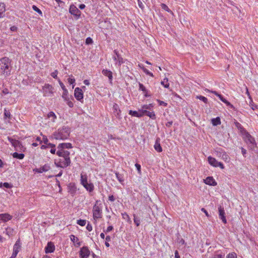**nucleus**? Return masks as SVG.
I'll use <instances>...</instances> for the list:
<instances>
[{
	"instance_id": "nucleus-1",
	"label": "nucleus",
	"mask_w": 258,
	"mask_h": 258,
	"mask_svg": "<svg viewBox=\"0 0 258 258\" xmlns=\"http://www.w3.org/2000/svg\"><path fill=\"white\" fill-rule=\"evenodd\" d=\"M72 148L71 143H61L59 144L57 146L58 151L56 152V154L59 157H63L62 159H60L57 162H55V165L57 167L61 168H65L69 166L71 164V160L70 158V153L64 150L65 149H71Z\"/></svg>"
},
{
	"instance_id": "nucleus-2",
	"label": "nucleus",
	"mask_w": 258,
	"mask_h": 258,
	"mask_svg": "<svg viewBox=\"0 0 258 258\" xmlns=\"http://www.w3.org/2000/svg\"><path fill=\"white\" fill-rule=\"evenodd\" d=\"M10 60L8 57H4L0 59V73L6 77L11 74Z\"/></svg>"
},
{
	"instance_id": "nucleus-3",
	"label": "nucleus",
	"mask_w": 258,
	"mask_h": 258,
	"mask_svg": "<svg viewBox=\"0 0 258 258\" xmlns=\"http://www.w3.org/2000/svg\"><path fill=\"white\" fill-rule=\"evenodd\" d=\"M70 134V128L67 126H63L61 128H59L57 131L54 132L53 136L56 140H64L68 138Z\"/></svg>"
},
{
	"instance_id": "nucleus-4",
	"label": "nucleus",
	"mask_w": 258,
	"mask_h": 258,
	"mask_svg": "<svg viewBox=\"0 0 258 258\" xmlns=\"http://www.w3.org/2000/svg\"><path fill=\"white\" fill-rule=\"evenodd\" d=\"M101 205L100 201H96L95 204L93 207V216L94 219H99L102 217V211Z\"/></svg>"
},
{
	"instance_id": "nucleus-5",
	"label": "nucleus",
	"mask_w": 258,
	"mask_h": 258,
	"mask_svg": "<svg viewBox=\"0 0 258 258\" xmlns=\"http://www.w3.org/2000/svg\"><path fill=\"white\" fill-rule=\"evenodd\" d=\"M8 139L12 144V146L15 148V150L20 152L24 151V148L20 141L14 139L11 137H8Z\"/></svg>"
},
{
	"instance_id": "nucleus-6",
	"label": "nucleus",
	"mask_w": 258,
	"mask_h": 258,
	"mask_svg": "<svg viewBox=\"0 0 258 258\" xmlns=\"http://www.w3.org/2000/svg\"><path fill=\"white\" fill-rule=\"evenodd\" d=\"M245 140L249 147L251 149H253L256 145L255 141L254 139L248 133H246Z\"/></svg>"
},
{
	"instance_id": "nucleus-7",
	"label": "nucleus",
	"mask_w": 258,
	"mask_h": 258,
	"mask_svg": "<svg viewBox=\"0 0 258 258\" xmlns=\"http://www.w3.org/2000/svg\"><path fill=\"white\" fill-rule=\"evenodd\" d=\"M69 12L74 16L76 19H78L81 17V12L73 4L70 6Z\"/></svg>"
},
{
	"instance_id": "nucleus-8",
	"label": "nucleus",
	"mask_w": 258,
	"mask_h": 258,
	"mask_svg": "<svg viewBox=\"0 0 258 258\" xmlns=\"http://www.w3.org/2000/svg\"><path fill=\"white\" fill-rule=\"evenodd\" d=\"M42 91L44 96H51L53 93V87L49 84H45L42 88Z\"/></svg>"
},
{
	"instance_id": "nucleus-9",
	"label": "nucleus",
	"mask_w": 258,
	"mask_h": 258,
	"mask_svg": "<svg viewBox=\"0 0 258 258\" xmlns=\"http://www.w3.org/2000/svg\"><path fill=\"white\" fill-rule=\"evenodd\" d=\"M81 258H87L90 254V251L87 246L82 247L79 252Z\"/></svg>"
},
{
	"instance_id": "nucleus-10",
	"label": "nucleus",
	"mask_w": 258,
	"mask_h": 258,
	"mask_svg": "<svg viewBox=\"0 0 258 258\" xmlns=\"http://www.w3.org/2000/svg\"><path fill=\"white\" fill-rule=\"evenodd\" d=\"M114 55L113 56V59L116 61V63H118V66H121L124 63L123 58L119 54L118 52L116 50H114Z\"/></svg>"
},
{
	"instance_id": "nucleus-11",
	"label": "nucleus",
	"mask_w": 258,
	"mask_h": 258,
	"mask_svg": "<svg viewBox=\"0 0 258 258\" xmlns=\"http://www.w3.org/2000/svg\"><path fill=\"white\" fill-rule=\"evenodd\" d=\"M74 95L75 98L79 101L83 99V93L80 88L77 87L75 89Z\"/></svg>"
},
{
	"instance_id": "nucleus-12",
	"label": "nucleus",
	"mask_w": 258,
	"mask_h": 258,
	"mask_svg": "<svg viewBox=\"0 0 258 258\" xmlns=\"http://www.w3.org/2000/svg\"><path fill=\"white\" fill-rule=\"evenodd\" d=\"M218 211L219 218L222 220L224 223L226 224L227 223V220L225 216V213L224 208L220 206L218 208Z\"/></svg>"
},
{
	"instance_id": "nucleus-13",
	"label": "nucleus",
	"mask_w": 258,
	"mask_h": 258,
	"mask_svg": "<svg viewBox=\"0 0 258 258\" xmlns=\"http://www.w3.org/2000/svg\"><path fill=\"white\" fill-rule=\"evenodd\" d=\"M21 248V243L20 239H18L15 243L13 247V252L15 254H17Z\"/></svg>"
},
{
	"instance_id": "nucleus-14",
	"label": "nucleus",
	"mask_w": 258,
	"mask_h": 258,
	"mask_svg": "<svg viewBox=\"0 0 258 258\" xmlns=\"http://www.w3.org/2000/svg\"><path fill=\"white\" fill-rule=\"evenodd\" d=\"M55 250V246L51 242L47 243L46 246L45 248V252L46 253L53 252Z\"/></svg>"
},
{
	"instance_id": "nucleus-15",
	"label": "nucleus",
	"mask_w": 258,
	"mask_h": 258,
	"mask_svg": "<svg viewBox=\"0 0 258 258\" xmlns=\"http://www.w3.org/2000/svg\"><path fill=\"white\" fill-rule=\"evenodd\" d=\"M50 169V167L49 165L45 164L43 166L39 168H35L33 171L37 173H43L44 172H46L48 171Z\"/></svg>"
},
{
	"instance_id": "nucleus-16",
	"label": "nucleus",
	"mask_w": 258,
	"mask_h": 258,
	"mask_svg": "<svg viewBox=\"0 0 258 258\" xmlns=\"http://www.w3.org/2000/svg\"><path fill=\"white\" fill-rule=\"evenodd\" d=\"M204 182L206 184L212 186H215L217 184L212 176L207 177L205 179H204Z\"/></svg>"
},
{
	"instance_id": "nucleus-17",
	"label": "nucleus",
	"mask_w": 258,
	"mask_h": 258,
	"mask_svg": "<svg viewBox=\"0 0 258 258\" xmlns=\"http://www.w3.org/2000/svg\"><path fill=\"white\" fill-rule=\"evenodd\" d=\"M68 192L72 195H74L77 191V188L74 183H71L68 186Z\"/></svg>"
},
{
	"instance_id": "nucleus-18",
	"label": "nucleus",
	"mask_w": 258,
	"mask_h": 258,
	"mask_svg": "<svg viewBox=\"0 0 258 258\" xmlns=\"http://www.w3.org/2000/svg\"><path fill=\"white\" fill-rule=\"evenodd\" d=\"M129 114L133 116L141 117L143 116V110H139V111L130 110Z\"/></svg>"
},
{
	"instance_id": "nucleus-19",
	"label": "nucleus",
	"mask_w": 258,
	"mask_h": 258,
	"mask_svg": "<svg viewBox=\"0 0 258 258\" xmlns=\"http://www.w3.org/2000/svg\"><path fill=\"white\" fill-rule=\"evenodd\" d=\"M102 73L104 76L108 77L110 83H112V80L113 78L112 73L109 70L105 69L102 70Z\"/></svg>"
},
{
	"instance_id": "nucleus-20",
	"label": "nucleus",
	"mask_w": 258,
	"mask_h": 258,
	"mask_svg": "<svg viewBox=\"0 0 258 258\" xmlns=\"http://www.w3.org/2000/svg\"><path fill=\"white\" fill-rule=\"evenodd\" d=\"M160 139L159 138H157L155 141L154 145V148L158 152H161L162 151V148L160 144Z\"/></svg>"
},
{
	"instance_id": "nucleus-21",
	"label": "nucleus",
	"mask_w": 258,
	"mask_h": 258,
	"mask_svg": "<svg viewBox=\"0 0 258 258\" xmlns=\"http://www.w3.org/2000/svg\"><path fill=\"white\" fill-rule=\"evenodd\" d=\"M12 218V216L9 214L5 213L0 214V220L4 221L5 222H7L9 220H10Z\"/></svg>"
},
{
	"instance_id": "nucleus-22",
	"label": "nucleus",
	"mask_w": 258,
	"mask_h": 258,
	"mask_svg": "<svg viewBox=\"0 0 258 258\" xmlns=\"http://www.w3.org/2000/svg\"><path fill=\"white\" fill-rule=\"evenodd\" d=\"M83 186L86 188V189L87 191H88L90 192H92L94 188L93 184L90 182H87V183L85 184Z\"/></svg>"
},
{
	"instance_id": "nucleus-23",
	"label": "nucleus",
	"mask_w": 258,
	"mask_h": 258,
	"mask_svg": "<svg viewBox=\"0 0 258 258\" xmlns=\"http://www.w3.org/2000/svg\"><path fill=\"white\" fill-rule=\"evenodd\" d=\"M208 160L210 165L214 167H217V164L219 162L217 161L215 158L210 156L208 158Z\"/></svg>"
},
{
	"instance_id": "nucleus-24",
	"label": "nucleus",
	"mask_w": 258,
	"mask_h": 258,
	"mask_svg": "<svg viewBox=\"0 0 258 258\" xmlns=\"http://www.w3.org/2000/svg\"><path fill=\"white\" fill-rule=\"evenodd\" d=\"M113 109L115 115L117 117L119 118V113L120 112V110L119 109L118 105L117 104H114L113 105Z\"/></svg>"
},
{
	"instance_id": "nucleus-25",
	"label": "nucleus",
	"mask_w": 258,
	"mask_h": 258,
	"mask_svg": "<svg viewBox=\"0 0 258 258\" xmlns=\"http://www.w3.org/2000/svg\"><path fill=\"white\" fill-rule=\"evenodd\" d=\"M143 115L144 114L147 115L148 116L150 117L152 119H155V114L154 112H150L149 111H147L146 110H143Z\"/></svg>"
},
{
	"instance_id": "nucleus-26",
	"label": "nucleus",
	"mask_w": 258,
	"mask_h": 258,
	"mask_svg": "<svg viewBox=\"0 0 258 258\" xmlns=\"http://www.w3.org/2000/svg\"><path fill=\"white\" fill-rule=\"evenodd\" d=\"M115 175L117 179L119 181V182L122 184L123 182L124 181V178L123 174H120L117 172H115Z\"/></svg>"
},
{
	"instance_id": "nucleus-27",
	"label": "nucleus",
	"mask_w": 258,
	"mask_h": 258,
	"mask_svg": "<svg viewBox=\"0 0 258 258\" xmlns=\"http://www.w3.org/2000/svg\"><path fill=\"white\" fill-rule=\"evenodd\" d=\"M5 11V5L4 3H0V18L4 16Z\"/></svg>"
},
{
	"instance_id": "nucleus-28",
	"label": "nucleus",
	"mask_w": 258,
	"mask_h": 258,
	"mask_svg": "<svg viewBox=\"0 0 258 258\" xmlns=\"http://www.w3.org/2000/svg\"><path fill=\"white\" fill-rule=\"evenodd\" d=\"M5 233L9 236H12L14 234V230L11 227H7L6 228Z\"/></svg>"
},
{
	"instance_id": "nucleus-29",
	"label": "nucleus",
	"mask_w": 258,
	"mask_h": 258,
	"mask_svg": "<svg viewBox=\"0 0 258 258\" xmlns=\"http://www.w3.org/2000/svg\"><path fill=\"white\" fill-rule=\"evenodd\" d=\"M12 155L14 158L19 159H23L25 156L24 154L17 152L14 153Z\"/></svg>"
},
{
	"instance_id": "nucleus-30",
	"label": "nucleus",
	"mask_w": 258,
	"mask_h": 258,
	"mask_svg": "<svg viewBox=\"0 0 258 258\" xmlns=\"http://www.w3.org/2000/svg\"><path fill=\"white\" fill-rule=\"evenodd\" d=\"M88 182L87 176L86 175L81 174V183L82 185L87 183Z\"/></svg>"
},
{
	"instance_id": "nucleus-31",
	"label": "nucleus",
	"mask_w": 258,
	"mask_h": 258,
	"mask_svg": "<svg viewBox=\"0 0 258 258\" xmlns=\"http://www.w3.org/2000/svg\"><path fill=\"white\" fill-rule=\"evenodd\" d=\"M212 123L213 125H217L221 124L220 118L219 117H217L215 118H213L212 119Z\"/></svg>"
},
{
	"instance_id": "nucleus-32",
	"label": "nucleus",
	"mask_w": 258,
	"mask_h": 258,
	"mask_svg": "<svg viewBox=\"0 0 258 258\" xmlns=\"http://www.w3.org/2000/svg\"><path fill=\"white\" fill-rule=\"evenodd\" d=\"M48 118L50 119L52 121L54 122L55 121L56 116L53 112H50L47 115Z\"/></svg>"
},
{
	"instance_id": "nucleus-33",
	"label": "nucleus",
	"mask_w": 258,
	"mask_h": 258,
	"mask_svg": "<svg viewBox=\"0 0 258 258\" xmlns=\"http://www.w3.org/2000/svg\"><path fill=\"white\" fill-rule=\"evenodd\" d=\"M246 93L247 94L248 96H249V98L250 99V106L251 107V108L252 109V110H255L256 108H257V106L254 105L253 104V102H252V100H251V98H250V96L249 95V92L248 91V90L247 89V91H246Z\"/></svg>"
},
{
	"instance_id": "nucleus-34",
	"label": "nucleus",
	"mask_w": 258,
	"mask_h": 258,
	"mask_svg": "<svg viewBox=\"0 0 258 258\" xmlns=\"http://www.w3.org/2000/svg\"><path fill=\"white\" fill-rule=\"evenodd\" d=\"M139 89L140 90H142L144 92V93H145V96L146 97L149 96V95H147V91L145 88V87L141 83H139Z\"/></svg>"
},
{
	"instance_id": "nucleus-35",
	"label": "nucleus",
	"mask_w": 258,
	"mask_h": 258,
	"mask_svg": "<svg viewBox=\"0 0 258 258\" xmlns=\"http://www.w3.org/2000/svg\"><path fill=\"white\" fill-rule=\"evenodd\" d=\"M161 7L162 9L164 10L165 11L169 13H170L172 15H173V13L169 9L168 6H166L165 4H161Z\"/></svg>"
},
{
	"instance_id": "nucleus-36",
	"label": "nucleus",
	"mask_w": 258,
	"mask_h": 258,
	"mask_svg": "<svg viewBox=\"0 0 258 258\" xmlns=\"http://www.w3.org/2000/svg\"><path fill=\"white\" fill-rule=\"evenodd\" d=\"M168 81V79L165 78L164 80L161 82V84L166 88H168L169 86V84Z\"/></svg>"
},
{
	"instance_id": "nucleus-37",
	"label": "nucleus",
	"mask_w": 258,
	"mask_h": 258,
	"mask_svg": "<svg viewBox=\"0 0 258 258\" xmlns=\"http://www.w3.org/2000/svg\"><path fill=\"white\" fill-rule=\"evenodd\" d=\"M68 92L67 89L63 90V93L62 95V97L64 99L65 101H67L68 99L69 98L68 96Z\"/></svg>"
},
{
	"instance_id": "nucleus-38",
	"label": "nucleus",
	"mask_w": 258,
	"mask_h": 258,
	"mask_svg": "<svg viewBox=\"0 0 258 258\" xmlns=\"http://www.w3.org/2000/svg\"><path fill=\"white\" fill-rule=\"evenodd\" d=\"M212 93H214V94H215L216 96H217L219 99L223 102L224 101V100H225V99L223 97L222 95H221V94H219L218 93H217L216 91H211Z\"/></svg>"
},
{
	"instance_id": "nucleus-39",
	"label": "nucleus",
	"mask_w": 258,
	"mask_h": 258,
	"mask_svg": "<svg viewBox=\"0 0 258 258\" xmlns=\"http://www.w3.org/2000/svg\"><path fill=\"white\" fill-rule=\"evenodd\" d=\"M134 221L135 224L137 226H139L141 223L140 218L136 217L135 215H134Z\"/></svg>"
},
{
	"instance_id": "nucleus-40",
	"label": "nucleus",
	"mask_w": 258,
	"mask_h": 258,
	"mask_svg": "<svg viewBox=\"0 0 258 258\" xmlns=\"http://www.w3.org/2000/svg\"><path fill=\"white\" fill-rule=\"evenodd\" d=\"M32 9L35 11V12H37L41 16H42V11L37 8L35 5L32 6Z\"/></svg>"
},
{
	"instance_id": "nucleus-41",
	"label": "nucleus",
	"mask_w": 258,
	"mask_h": 258,
	"mask_svg": "<svg viewBox=\"0 0 258 258\" xmlns=\"http://www.w3.org/2000/svg\"><path fill=\"white\" fill-rule=\"evenodd\" d=\"M77 223L80 226H84L86 224V221L85 220L80 219L77 220Z\"/></svg>"
},
{
	"instance_id": "nucleus-42",
	"label": "nucleus",
	"mask_w": 258,
	"mask_h": 258,
	"mask_svg": "<svg viewBox=\"0 0 258 258\" xmlns=\"http://www.w3.org/2000/svg\"><path fill=\"white\" fill-rule=\"evenodd\" d=\"M70 238L71 241L75 244L76 242H78L79 241V238L77 237H76L74 235H71Z\"/></svg>"
},
{
	"instance_id": "nucleus-43",
	"label": "nucleus",
	"mask_w": 258,
	"mask_h": 258,
	"mask_svg": "<svg viewBox=\"0 0 258 258\" xmlns=\"http://www.w3.org/2000/svg\"><path fill=\"white\" fill-rule=\"evenodd\" d=\"M223 102L225 103L228 106L230 107L231 108L235 110V107L232 104H231L229 101H228L226 99H225Z\"/></svg>"
},
{
	"instance_id": "nucleus-44",
	"label": "nucleus",
	"mask_w": 258,
	"mask_h": 258,
	"mask_svg": "<svg viewBox=\"0 0 258 258\" xmlns=\"http://www.w3.org/2000/svg\"><path fill=\"white\" fill-rule=\"evenodd\" d=\"M222 158L225 160V161H229V156H228L227 154H226V153H224L222 155Z\"/></svg>"
},
{
	"instance_id": "nucleus-45",
	"label": "nucleus",
	"mask_w": 258,
	"mask_h": 258,
	"mask_svg": "<svg viewBox=\"0 0 258 258\" xmlns=\"http://www.w3.org/2000/svg\"><path fill=\"white\" fill-rule=\"evenodd\" d=\"M197 98L199 99H200L201 100L203 101L204 102H205V103H207V102H208V99L207 98H206L204 96H197Z\"/></svg>"
},
{
	"instance_id": "nucleus-46",
	"label": "nucleus",
	"mask_w": 258,
	"mask_h": 258,
	"mask_svg": "<svg viewBox=\"0 0 258 258\" xmlns=\"http://www.w3.org/2000/svg\"><path fill=\"white\" fill-rule=\"evenodd\" d=\"M3 186L7 188H10L13 187V185L8 182H5L3 183Z\"/></svg>"
},
{
	"instance_id": "nucleus-47",
	"label": "nucleus",
	"mask_w": 258,
	"mask_h": 258,
	"mask_svg": "<svg viewBox=\"0 0 258 258\" xmlns=\"http://www.w3.org/2000/svg\"><path fill=\"white\" fill-rule=\"evenodd\" d=\"M152 107V105L151 104H149V105H144L142 107V108L143 109L142 110H146L147 109H149L150 110L151 109V108Z\"/></svg>"
},
{
	"instance_id": "nucleus-48",
	"label": "nucleus",
	"mask_w": 258,
	"mask_h": 258,
	"mask_svg": "<svg viewBox=\"0 0 258 258\" xmlns=\"http://www.w3.org/2000/svg\"><path fill=\"white\" fill-rule=\"evenodd\" d=\"M4 115L5 118H10L11 116V113L9 111H7L6 109H5Z\"/></svg>"
},
{
	"instance_id": "nucleus-49",
	"label": "nucleus",
	"mask_w": 258,
	"mask_h": 258,
	"mask_svg": "<svg viewBox=\"0 0 258 258\" xmlns=\"http://www.w3.org/2000/svg\"><path fill=\"white\" fill-rule=\"evenodd\" d=\"M67 102V104L70 107H73L74 106L73 103L70 100V99L68 98L67 101H66Z\"/></svg>"
},
{
	"instance_id": "nucleus-50",
	"label": "nucleus",
	"mask_w": 258,
	"mask_h": 258,
	"mask_svg": "<svg viewBox=\"0 0 258 258\" xmlns=\"http://www.w3.org/2000/svg\"><path fill=\"white\" fill-rule=\"evenodd\" d=\"M227 258H236V254L235 253H229Z\"/></svg>"
},
{
	"instance_id": "nucleus-51",
	"label": "nucleus",
	"mask_w": 258,
	"mask_h": 258,
	"mask_svg": "<svg viewBox=\"0 0 258 258\" xmlns=\"http://www.w3.org/2000/svg\"><path fill=\"white\" fill-rule=\"evenodd\" d=\"M57 71H55L51 74V76L53 78L57 79Z\"/></svg>"
},
{
	"instance_id": "nucleus-52",
	"label": "nucleus",
	"mask_w": 258,
	"mask_h": 258,
	"mask_svg": "<svg viewBox=\"0 0 258 258\" xmlns=\"http://www.w3.org/2000/svg\"><path fill=\"white\" fill-rule=\"evenodd\" d=\"M113 229V227L112 226H109L107 227V229L106 230H104V231L105 232V233H108L110 231H111V230H112Z\"/></svg>"
},
{
	"instance_id": "nucleus-53",
	"label": "nucleus",
	"mask_w": 258,
	"mask_h": 258,
	"mask_svg": "<svg viewBox=\"0 0 258 258\" xmlns=\"http://www.w3.org/2000/svg\"><path fill=\"white\" fill-rule=\"evenodd\" d=\"M68 82L70 84H73L74 83H75V79H72V78H69L68 79Z\"/></svg>"
},
{
	"instance_id": "nucleus-54",
	"label": "nucleus",
	"mask_w": 258,
	"mask_h": 258,
	"mask_svg": "<svg viewBox=\"0 0 258 258\" xmlns=\"http://www.w3.org/2000/svg\"><path fill=\"white\" fill-rule=\"evenodd\" d=\"M92 39L90 37L87 38L86 40V43L88 44L92 43Z\"/></svg>"
},
{
	"instance_id": "nucleus-55",
	"label": "nucleus",
	"mask_w": 258,
	"mask_h": 258,
	"mask_svg": "<svg viewBox=\"0 0 258 258\" xmlns=\"http://www.w3.org/2000/svg\"><path fill=\"white\" fill-rule=\"evenodd\" d=\"M86 228L89 231H92V226L91 224H90V223H88L87 225Z\"/></svg>"
},
{
	"instance_id": "nucleus-56",
	"label": "nucleus",
	"mask_w": 258,
	"mask_h": 258,
	"mask_svg": "<svg viewBox=\"0 0 258 258\" xmlns=\"http://www.w3.org/2000/svg\"><path fill=\"white\" fill-rule=\"evenodd\" d=\"M213 258H224V255L221 254H216Z\"/></svg>"
},
{
	"instance_id": "nucleus-57",
	"label": "nucleus",
	"mask_w": 258,
	"mask_h": 258,
	"mask_svg": "<svg viewBox=\"0 0 258 258\" xmlns=\"http://www.w3.org/2000/svg\"><path fill=\"white\" fill-rule=\"evenodd\" d=\"M58 4L59 6H62L64 3L60 0H55Z\"/></svg>"
},
{
	"instance_id": "nucleus-58",
	"label": "nucleus",
	"mask_w": 258,
	"mask_h": 258,
	"mask_svg": "<svg viewBox=\"0 0 258 258\" xmlns=\"http://www.w3.org/2000/svg\"><path fill=\"white\" fill-rule=\"evenodd\" d=\"M135 166L136 167L138 172L140 173L141 172V165L138 163H136L135 164Z\"/></svg>"
},
{
	"instance_id": "nucleus-59",
	"label": "nucleus",
	"mask_w": 258,
	"mask_h": 258,
	"mask_svg": "<svg viewBox=\"0 0 258 258\" xmlns=\"http://www.w3.org/2000/svg\"><path fill=\"white\" fill-rule=\"evenodd\" d=\"M59 84L62 90L67 89L64 84L60 80H59Z\"/></svg>"
},
{
	"instance_id": "nucleus-60",
	"label": "nucleus",
	"mask_w": 258,
	"mask_h": 258,
	"mask_svg": "<svg viewBox=\"0 0 258 258\" xmlns=\"http://www.w3.org/2000/svg\"><path fill=\"white\" fill-rule=\"evenodd\" d=\"M10 30L13 32H16L17 30V27L15 26H13L10 28Z\"/></svg>"
},
{
	"instance_id": "nucleus-61",
	"label": "nucleus",
	"mask_w": 258,
	"mask_h": 258,
	"mask_svg": "<svg viewBox=\"0 0 258 258\" xmlns=\"http://www.w3.org/2000/svg\"><path fill=\"white\" fill-rule=\"evenodd\" d=\"M217 167H220L221 169H224V165L220 162H219L218 164H217Z\"/></svg>"
},
{
	"instance_id": "nucleus-62",
	"label": "nucleus",
	"mask_w": 258,
	"mask_h": 258,
	"mask_svg": "<svg viewBox=\"0 0 258 258\" xmlns=\"http://www.w3.org/2000/svg\"><path fill=\"white\" fill-rule=\"evenodd\" d=\"M43 142L45 144H46L47 145L48 143V140L47 139V138L46 137H43Z\"/></svg>"
},
{
	"instance_id": "nucleus-63",
	"label": "nucleus",
	"mask_w": 258,
	"mask_h": 258,
	"mask_svg": "<svg viewBox=\"0 0 258 258\" xmlns=\"http://www.w3.org/2000/svg\"><path fill=\"white\" fill-rule=\"evenodd\" d=\"M47 147H50L51 148H54L55 147V145L54 144H51V143H48L47 145Z\"/></svg>"
},
{
	"instance_id": "nucleus-64",
	"label": "nucleus",
	"mask_w": 258,
	"mask_h": 258,
	"mask_svg": "<svg viewBox=\"0 0 258 258\" xmlns=\"http://www.w3.org/2000/svg\"><path fill=\"white\" fill-rule=\"evenodd\" d=\"M109 200L111 202H114L115 201V198L113 195L109 196Z\"/></svg>"
}]
</instances>
